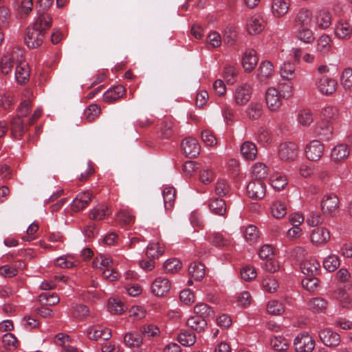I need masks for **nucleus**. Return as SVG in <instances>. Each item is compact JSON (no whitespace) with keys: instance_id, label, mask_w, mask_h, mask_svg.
I'll return each mask as SVG.
<instances>
[{"instance_id":"0e129e2a","label":"nucleus","mask_w":352,"mask_h":352,"mask_svg":"<svg viewBox=\"0 0 352 352\" xmlns=\"http://www.w3.org/2000/svg\"><path fill=\"white\" fill-rule=\"evenodd\" d=\"M298 38L304 43H310L314 41V34L309 27L298 29Z\"/></svg>"},{"instance_id":"0eeeda50","label":"nucleus","mask_w":352,"mask_h":352,"mask_svg":"<svg viewBox=\"0 0 352 352\" xmlns=\"http://www.w3.org/2000/svg\"><path fill=\"white\" fill-rule=\"evenodd\" d=\"M247 192L252 199H261L265 195V184L263 180L253 179L247 186Z\"/></svg>"},{"instance_id":"7c9ffc66","label":"nucleus","mask_w":352,"mask_h":352,"mask_svg":"<svg viewBox=\"0 0 352 352\" xmlns=\"http://www.w3.org/2000/svg\"><path fill=\"white\" fill-rule=\"evenodd\" d=\"M175 124L170 119H166L161 123L160 134L162 139L171 138L175 134Z\"/></svg>"},{"instance_id":"5701e85b","label":"nucleus","mask_w":352,"mask_h":352,"mask_svg":"<svg viewBox=\"0 0 352 352\" xmlns=\"http://www.w3.org/2000/svg\"><path fill=\"white\" fill-rule=\"evenodd\" d=\"M274 73L272 63L269 60L261 63L257 70V78L261 82H266Z\"/></svg>"},{"instance_id":"412c9836","label":"nucleus","mask_w":352,"mask_h":352,"mask_svg":"<svg viewBox=\"0 0 352 352\" xmlns=\"http://www.w3.org/2000/svg\"><path fill=\"white\" fill-rule=\"evenodd\" d=\"M265 28V21L259 14H254L247 21V30L250 34H257Z\"/></svg>"},{"instance_id":"f704fd0d","label":"nucleus","mask_w":352,"mask_h":352,"mask_svg":"<svg viewBox=\"0 0 352 352\" xmlns=\"http://www.w3.org/2000/svg\"><path fill=\"white\" fill-rule=\"evenodd\" d=\"M186 325L191 329L197 332H201L204 330L207 325L206 319L195 316L190 317L186 321Z\"/></svg>"},{"instance_id":"c85d7f7f","label":"nucleus","mask_w":352,"mask_h":352,"mask_svg":"<svg viewBox=\"0 0 352 352\" xmlns=\"http://www.w3.org/2000/svg\"><path fill=\"white\" fill-rule=\"evenodd\" d=\"M15 77L19 84L25 83L30 77V70L28 64L23 60L16 66Z\"/></svg>"},{"instance_id":"a19ab883","label":"nucleus","mask_w":352,"mask_h":352,"mask_svg":"<svg viewBox=\"0 0 352 352\" xmlns=\"http://www.w3.org/2000/svg\"><path fill=\"white\" fill-rule=\"evenodd\" d=\"M38 301L45 305L53 306L59 302L60 298L56 293L46 292L39 295Z\"/></svg>"},{"instance_id":"58836bf2","label":"nucleus","mask_w":352,"mask_h":352,"mask_svg":"<svg viewBox=\"0 0 352 352\" xmlns=\"http://www.w3.org/2000/svg\"><path fill=\"white\" fill-rule=\"evenodd\" d=\"M92 265L95 268L104 270V269L112 267L113 261L109 256L104 254H99L94 259Z\"/></svg>"},{"instance_id":"6ab92c4d","label":"nucleus","mask_w":352,"mask_h":352,"mask_svg":"<svg viewBox=\"0 0 352 352\" xmlns=\"http://www.w3.org/2000/svg\"><path fill=\"white\" fill-rule=\"evenodd\" d=\"M350 154V148L344 144H339L334 146L331 152V160L335 163L344 162Z\"/></svg>"},{"instance_id":"423d86ee","label":"nucleus","mask_w":352,"mask_h":352,"mask_svg":"<svg viewBox=\"0 0 352 352\" xmlns=\"http://www.w3.org/2000/svg\"><path fill=\"white\" fill-rule=\"evenodd\" d=\"M252 94V87L243 83L237 86L234 93V100L238 105H245L250 100Z\"/></svg>"},{"instance_id":"ddd939ff","label":"nucleus","mask_w":352,"mask_h":352,"mask_svg":"<svg viewBox=\"0 0 352 352\" xmlns=\"http://www.w3.org/2000/svg\"><path fill=\"white\" fill-rule=\"evenodd\" d=\"M92 198V194L89 191L79 192L73 200L71 207L74 212H79L88 206Z\"/></svg>"},{"instance_id":"b1692460","label":"nucleus","mask_w":352,"mask_h":352,"mask_svg":"<svg viewBox=\"0 0 352 352\" xmlns=\"http://www.w3.org/2000/svg\"><path fill=\"white\" fill-rule=\"evenodd\" d=\"M10 130L14 139H21L27 130L23 119L21 117H14L10 122Z\"/></svg>"},{"instance_id":"13d9d810","label":"nucleus","mask_w":352,"mask_h":352,"mask_svg":"<svg viewBox=\"0 0 352 352\" xmlns=\"http://www.w3.org/2000/svg\"><path fill=\"white\" fill-rule=\"evenodd\" d=\"M237 69L232 65L226 66L223 69V78L228 83L234 84L236 80Z\"/></svg>"},{"instance_id":"37998d69","label":"nucleus","mask_w":352,"mask_h":352,"mask_svg":"<svg viewBox=\"0 0 352 352\" xmlns=\"http://www.w3.org/2000/svg\"><path fill=\"white\" fill-rule=\"evenodd\" d=\"M270 184L273 188L280 191L287 184V179L285 175L278 173L274 174L270 179Z\"/></svg>"},{"instance_id":"8fccbe9b","label":"nucleus","mask_w":352,"mask_h":352,"mask_svg":"<svg viewBox=\"0 0 352 352\" xmlns=\"http://www.w3.org/2000/svg\"><path fill=\"white\" fill-rule=\"evenodd\" d=\"M194 311L196 316L205 318L210 316L213 314V311L210 307L204 302L197 303L194 307Z\"/></svg>"},{"instance_id":"864d4df0","label":"nucleus","mask_w":352,"mask_h":352,"mask_svg":"<svg viewBox=\"0 0 352 352\" xmlns=\"http://www.w3.org/2000/svg\"><path fill=\"white\" fill-rule=\"evenodd\" d=\"M318 26L322 29L327 28L331 23V16L329 11L322 10L317 16Z\"/></svg>"},{"instance_id":"9d476101","label":"nucleus","mask_w":352,"mask_h":352,"mask_svg":"<svg viewBox=\"0 0 352 352\" xmlns=\"http://www.w3.org/2000/svg\"><path fill=\"white\" fill-rule=\"evenodd\" d=\"M319 337L322 342L329 347H335L340 342V335L329 328L322 329L319 332Z\"/></svg>"},{"instance_id":"20e7f679","label":"nucleus","mask_w":352,"mask_h":352,"mask_svg":"<svg viewBox=\"0 0 352 352\" xmlns=\"http://www.w3.org/2000/svg\"><path fill=\"white\" fill-rule=\"evenodd\" d=\"M299 152L298 146L292 142H283L279 145L278 155L281 160L294 161Z\"/></svg>"},{"instance_id":"052dcab7","label":"nucleus","mask_w":352,"mask_h":352,"mask_svg":"<svg viewBox=\"0 0 352 352\" xmlns=\"http://www.w3.org/2000/svg\"><path fill=\"white\" fill-rule=\"evenodd\" d=\"M182 267V263L176 258L168 259L164 264V267L168 273H176Z\"/></svg>"},{"instance_id":"09e8293b","label":"nucleus","mask_w":352,"mask_h":352,"mask_svg":"<svg viewBox=\"0 0 352 352\" xmlns=\"http://www.w3.org/2000/svg\"><path fill=\"white\" fill-rule=\"evenodd\" d=\"M267 311L272 315L278 316L285 311V307L280 301L272 300L267 305Z\"/></svg>"},{"instance_id":"1a4fd4ad","label":"nucleus","mask_w":352,"mask_h":352,"mask_svg":"<svg viewBox=\"0 0 352 352\" xmlns=\"http://www.w3.org/2000/svg\"><path fill=\"white\" fill-rule=\"evenodd\" d=\"M87 334L90 340L96 341L99 340L107 341L111 338V331L109 329L98 325L88 327Z\"/></svg>"},{"instance_id":"49530a36","label":"nucleus","mask_w":352,"mask_h":352,"mask_svg":"<svg viewBox=\"0 0 352 352\" xmlns=\"http://www.w3.org/2000/svg\"><path fill=\"white\" fill-rule=\"evenodd\" d=\"M246 113L251 120H257L262 115V106L258 102L250 103L246 109Z\"/></svg>"},{"instance_id":"e433bc0d","label":"nucleus","mask_w":352,"mask_h":352,"mask_svg":"<svg viewBox=\"0 0 352 352\" xmlns=\"http://www.w3.org/2000/svg\"><path fill=\"white\" fill-rule=\"evenodd\" d=\"M336 35L342 39H349L351 36L352 28L346 22H339L335 28Z\"/></svg>"},{"instance_id":"e2e57ef3","label":"nucleus","mask_w":352,"mask_h":352,"mask_svg":"<svg viewBox=\"0 0 352 352\" xmlns=\"http://www.w3.org/2000/svg\"><path fill=\"white\" fill-rule=\"evenodd\" d=\"M271 345L276 351L288 349L287 340L281 336H274L271 339Z\"/></svg>"},{"instance_id":"4c0bfd02","label":"nucleus","mask_w":352,"mask_h":352,"mask_svg":"<svg viewBox=\"0 0 352 352\" xmlns=\"http://www.w3.org/2000/svg\"><path fill=\"white\" fill-rule=\"evenodd\" d=\"M189 274L195 280H199L205 276V267L201 263L193 262L188 267Z\"/></svg>"},{"instance_id":"cd10ccee","label":"nucleus","mask_w":352,"mask_h":352,"mask_svg":"<svg viewBox=\"0 0 352 352\" xmlns=\"http://www.w3.org/2000/svg\"><path fill=\"white\" fill-rule=\"evenodd\" d=\"M142 341L141 333L137 331L128 332L124 336V343L129 348L140 346L142 344Z\"/></svg>"},{"instance_id":"a211bd4d","label":"nucleus","mask_w":352,"mask_h":352,"mask_svg":"<svg viewBox=\"0 0 352 352\" xmlns=\"http://www.w3.org/2000/svg\"><path fill=\"white\" fill-rule=\"evenodd\" d=\"M170 289V283L165 277L157 278L152 284L151 290L153 294L157 296L166 295Z\"/></svg>"},{"instance_id":"774afa93","label":"nucleus","mask_w":352,"mask_h":352,"mask_svg":"<svg viewBox=\"0 0 352 352\" xmlns=\"http://www.w3.org/2000/svg\"><path fill=\"white\" fill-rule=\"evenodd\" d=\"M318 283V278L314 276H308V277L302 279V285L307 291L313 292L317 288Z\"/></svg>"},{"instance_id":"de8ad7c7","label":"nucleus","mask_w":352,"mask_h":352,"mask_svg":"<svg viewBox=\"0 0 352 352\" xmlns=\"http://www.w3.org/2000/svg\"><path fill=\"white\" fill-rule=\"evenodd\" d=\"M177 340L185 346H190L195 343L196 336L191 332L184 331L178 335Z\"/></svg>"},{"instance_id":"2f4dec72","label":"nucleus","mask_w":352,"mask_h":352,"mask_svg":"<svg viewBox=\"0 0 352 352\" xmlns=\"http://www.w3.org/2000/svg\"><path fill=\"white\" fill-rule=\"evenodd\" d=\"M208 207L210 211L217 215L223 216L226 212V204L223 199L219 198L211 199Z\"/></svg>"},{"instance_id":"338daca9","label":"nucleus","mask_w":352,"mask_h":352,"mask_svg":"<svg viewBox=\"0 0 352 352\" xmlns=\"http://www.w3.org/2000/svg\"><path fill=\"white\" fill-rule=\"evenodd\" d=\"M334 295L335 297L340 300L343 307H349L351 301L349 295L345 290L342 288H338L335 291Z\"/></svg>"},{"instance_id":"9b49d317","label":"nucleus","mask_w":352,"mask_h":352,"mask_svg":"<svg viewBox=\"0 0 352 352\" xmlns=\"http://www.w3.org/2000/svg\"><path fill=\"white\" fill-rule=\"evenodd\" d=\"M184 153L189 158L197 157L199 154L200 146L197 140L192 138H186L182 142Z\"/></svg>"},{"instance_id":"4be33fe9","label":"nucleus","mask_w":352,"mask_h":352,"mask_svg":"<svg viewBox=\"0 0 352 352\" xmlns=\"http://www.w3.org/2000/svg\"><path fill=\"white\" fill-rule=\"evenodd\" d=\"M315 133L318 138L324 141L330 140L333 133L332 124L320 120L315 127Z\"/></svg>"},{"instance_id":"f8f14e48","label":"nucleus","mask_w":352,"mask_h":352,"mask_svg":"<svg viewBox=\"0 0 352 352\" xmlns=\"http://www.w3.org/2000/svg\"><path fill=\"white\" fill-rule=\"evenodd\" d=\"M339 207V199L334 195H327L324 196L321 201V209L323 213L332 215Z\"/></svg>"},{"instance_id":"f3484780","label":"nucleus","mask_w":352,"mask_h":352,"mask_svg":"<svg viewBox=\"0 0 352 352\" xmlns=\"http://www.w3.org/2000/svg\"><path fill=\"white\" fill-rule=\"evenodd\" d=\"M312 13L305 8H300L298 10L294 18V25L298 29L309 27L312 21Z\"/></svg>"},{"instance_id":"5fc2aeb1","label":"nucleus","mask_w":352,"mask_h":352,"mask_svg":"<svg viewBox=\"0 0 352 352\" xmlns=\"http://www.w3.org/2000/svg\"><path fill=\"white\" fill-rule=\"evenodd\" d=\"M100 113V108L96 104H90L84 111V116L85 119L91 122L94 121Z\"/></svg>"},{"instance_id":"4d7b16f0","label":"nucleus","mask_w":352,"mask_h":352,"mask_svg":"<svg viewBox=\"0 0 352 352\" xmlns=\"http://www.w3.org/2000/svg\"><path fill=\"white\" fill-rule=\"evenodd\" d=\"M341 85L345 89H352V69L346 68L342 73L340 76Z\"/></svg>"},{"instance_id":"c756f323","label":"nucleus","mask_w":352,"mask_h":352,"mask_svg":"<svg viewBox=\"0 0 352 352\" xmlns=\"http://www.w3.org/2000/svg\"><path fill=\"white\" fill-rule=\"evenodd\" d=\"M241 153L245 159L254 160L257 155V147L252 142L245 141L241 146Z\"/></svg>"},{"instance_id":"6e6552de","label":"nucleus","mask_w":352,"mask_h":352,"mask_svg":"<svg viewBox=\"0 0 352 352\" xmlns=\"http://www.w3.org/2000/svg\"><path fill=\"white\" fill-rule=\"evenodd\" d=\"M258 61L257 53L254 49H247L241 58V64L246 73L252 72Z\"/></svg>"},{"instance_id":"aec40b11","label":"nucleus","mask_w":352,"mask_h":352,"mask_svg":"<svg viewBox=\"0 0 352 352\" xmlns=\"http://www.w3.org/2000/svg\"><path fill=\"white\" fill-rule=\"evenodd\" d=\"M329 239L330 232L326 228L316 227L311 231V240L314 244L324 245Z\"/></svg>"},{"instance_id":"72a5a7b5","label":"nucleus","mask_w":352,"mask_h":352,"mask_svg":"<svg viewBox=\"0 0 352 352\" xmlns=\"http://www.w3.org/2000/svg\"><path fill=\"white\" fill-rule=\"evenodd\" d=\"M176 190L172 186H166L162 190L164 208L166 210H170L175 203Z\"/></svg>"},{"instance_id":"39448f33","label":"nucleus","mask_w":352,"mask_h":352,"mask_svg":"<svg viewBox=\"0 0 352 352\" xmlns=\"http://www.w3.org/2000/svg\"><path fill=\"white\" fill-rule=\"evenodd\" d=\"M305 151L309 160L316 162L323 155L324 146L319 140H314L306 145Z\"/></svg>"},{"instance_id":"79ce46f5","label":"nucleus","mask_w":352,"mask_h":352,"mask_svg":"<svg viewBox=\"0 0 352 352\" xmlns=\"http://www.w3.org/2000/svg\"><path fill=\"white\" fill-rule=\"evenodd\" d=\"M243 235L245 241L250 244L257 242L259 238L258 230L254 225L247 226L243 232Z\"/></svg>"},{"instance_id":"dca6fc26","label":"nucleus","mask_w":352,"mask_h":352,"mask_svg":"<svg viewBox=\"0 0 352 352\" xmlns=\"http://www.w3.org/2000/svg\"><path fill=\"white\" fill-rule=\"evenodd\" d=\"M278 90L274 87L268 88L265 94V102L267 107L272 111L279 109L282 104Z\"/></svg>"},{"instance_id":"393cba45","label":"nucleus","mask_w":352,"mask_h":352,"mask_svg":"<svg viewBox=\"0 0 352 352\" xmlns=\"http://www.w3.org/2000/svg\"><path fill=\"white\" fill-rule=\"evenodd\" d=\"M319 262L314 258H305L300 263V270L302 272L307 276H314L320 269Z\"/></svg>"},{"instance_id":"69168bd1","label":"nucleus","mask_w":352,"mask_h":352,"mask_svg":"<svg viewBox=\"0 0 352 352\" xmlns=\"http://www.w3.org/2000/svg\"><path fill=\"white\" fill-rule=\"evenodd\" d=\"M123 303L115 298L110 299L108 304V309L110 312L115 314H120L124 311Z\"/></svg>"},{"instance_id":"680f3d73","label":"nucleus","mask_w":352,"mask_h":352,"mask_svg":"<svg viewBox=\"0 0 352 352\" xmlns=\"http://www.w3.org/2000/svg\"><path fill=\"white\" fill-rule=\"evenodd\" d=\"M252 175L254 179L262 180L267 175V166L263 163H256L252 167Z\"/></svg>"},{"instance_id":"473e14b6","label":"nucleus","mask_w":352,"mask_h":352,"mask_svg":"<svg viewBox=\"0 0 352 352\" xmlns=\"http://www.w3.org/2000/svg\"><path fill=\"white\" fill-rule=\"evenodd\" d=\"M111 210L105 204H99L90 211V218L95 221H100L109 216Z\"/></svg>"},{"instance_id":"c9c22d12","label":"nucleus","mask_w":352,"mask_h":352,"mask_svg":"<svg viewBox=\"0 0 352 352\" xmlns=\"http://www.w3.org/2000/svg\"><path fill=\"white\" fill-rule=\"evenodd\" d=\"M321 116V120L332 124L339 117L338 109L334 106H327L322 110Z\"/></svg>"},{"instance_id":"bb28decb","label":"nucleus","mask_w":352,"mask_h":352,"mask_svg":"<svg viewBox=\"0 0 352 352\" xmlns=\"http://www.w3.org/2000/svg\"><path fill=\"white\" fill-rule=\"evenodd\" d=\"M209 243L214 247L224 248L232 245V241L224 237L220 232H213L208 236Z\"/></svg>"},{"instance_id":"2eb2a0df","label":"nucleus","mask_w":352,"mask_h":352,"mask_svg":"<svg viewBox=\"0 0 352 352\" xmlns=\"http://www.w3.org/2000/svg\"><path fill=\"white\" fill-rule=\"evenodd\" d=\"M290 6L291 0H272V13L275 18H281L287 14Z\"/></svg>"},{"instance_id":"3c124183","label":"nucleus","mask_w":352,"mask_h":352,"mask_svg":"<svg viewBox=\"0 0 352 352\" xmlns=\"http://www.w3.org/2000/svg\"><path fill=\"white\" fill-rule=\"evenodd\" d=\"M3 346L7 350H14L18 346V340L12 333H7L2 338Z\"/></svg>"},{"instance_id":"ea45409f","label":"nucleus","mask_w":352,"mask_h":352,"mask_svg":"<svg viewBox=\"0 0 352 352\" xmlns=\"http://www.w3.org/2000/svg\"><path fill=\"white\" fill-rule=\"evenodd\" d=\"M296 67L294 63L287 62L280 67V74L283 78L292 80L296 77Z\"/></svg>"},{"instance_id":"f03ea898","label":"nucleus","mask_w":352,"mask_h":352,"mask_svg":"<svg viewBox=\"0 0 352 352\" xmlns=\"http://www.w3.org/2000/svg\"><path fill=\"white\" fill-rule=\"evenodd\" d=\"M23 60V51L22 48L14 47L8 51L1 58L0 68L4 74H9L14 65H19Z\"/></svg>"},{"instance_id":"4468645a","label":"nucleus","mask_w":352,"mask_h":352,"mask_svg":"<svg viewBox=\"0 0 352 352\" xmlns=\"http://www.w3.org/2000/svg\"><path fill=\"white\" fill-rule=\"evenodd\" d=\"M337 81L327 76H322L317 82L318 91L324 95H331L337 89Z\"/></svg>"},{"instance_id":"6e6d98bb","label":"nucleus","mask_w":352,"mask_h":352,"mask_svg":"<svg viewBox=\"0 0 352 352\" xmlns=\"http://www.w3.org/2000/svg\"><path fill=\"white\" fill-rule=\"evenodd\" d=\"M298 122L302 126H309L314 122L313 113L309 110L300 111L298 114Z\"/></svg>"},{"instance_id":"a18cd8bd","label":"nucleus","mask_w":352,"mask_h":352,"mask_svg":"<svg viewBox=\"0 0 352 352\" xmlns=\"http://www.w3.org/2000/svg\"><path fill=\"white\" fill-rule=\"evenodd\" d=\"M308 307L314 311L322 312L327 309V302L320 297L314 298L309 301Z\"/></svg>"},{"instance_id":"bf43d9fd","label":"nucleus","mask_w":352,"mask_h":352,"mask_svg":"<svg viewBox=\"0 0 352 352\" xmlns=\"http://www.w3.org/2000/svg\"><path fill=\"white\" fill-rule=\"evenodd\" d=\"M340 265V259L336 255L327 257L323 261L324 267L329 272H334Z\"/></svg>"},{"instance_id":"c03bdc74","label":"nucleus","mask_w":352,"mask_h":352,"mask_svg":"<svg viewBox=\"0 0 352 352\" xmlns=\"http://www.w3.org/2000/svg\"><path fill=\"white\" fill-rule=\"evenodd\" d=\"M164 249L159 243H150L146 247V256L150 258H158L164 254Z\"/></svg>"},{"instance_id":"f257e3e1","label":"nucleus","mask_w":352,"mask_h":352,"mask_svg":"<svg viewBox=\"0 0 352 352\" xmlns=\"http://www.w3.org/2000/svg\"><path fill=\"white\" fill-rule=\"evenodd\" d=\"M52 18L43 12L38 15L32 25L28 27L24 38L25 45L31 49L38 47L43 43L46 32L52 25Z\"/></svg>"},{"instance_id":"603ef678","label":"nucleus","mask_w":352,"mask_h":352,"mask_svg":"<svg viewBox=\"0 0 352 352\" xmlns=\"http://www.w3.org/2000/svg\"><path fill=\"white\" fill-rule=\"evenodd\" d=\"M271 212L272 215L277 219L283 217L287 213L285 204L280 201H275L272 204Z\"/></svg>"},{"instance_id":"7ed1b4c3","label":"nucleus","mask_w":352,"mask_h":352,"mask_svg":"<svg viewBox=\"0 0 352 352\" xmlns=\"http://www.w3.org/2000/svg\"><path fill=\"white\" fill-rule=\"evenodd\" d=\"M315 345L314 339L307 332L299 333L294 341V347L296 352H312Z\"/></svg>"},{"instance_id":"a878e982","label":"nucleus","mask_w":352,"mask_h":352,"mask_svg":"<svg viewBox=\"0 0 352 352\" xmlns=\"http://www.w3.org/2000/svg\"><path fill=\"white\" fill-rule=\"evenodd\" d=\"M125 93V88L119 85L105 91L103 94V99L107 102H112L122 98Z\"/></svg>"}]
</instances>
